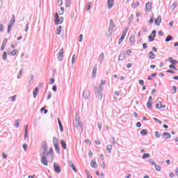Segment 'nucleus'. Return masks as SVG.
<instances>
[{
  "label": "nucleus",
  "instance_id": "1",
  "mask_svg": "<svg viewBox=\"0 0 178 178\" xmlns=\"http://www.w3.org/2000/svg\"><path fill=\"white\" fill-rule=\"evenodd\" d=\"M105 84H106V81L102 80V83H99L98 87L95 88V95L97 99H99V101H102V98H103L102 86H105Z\"/></svg>",
  "mask_w": 178,
  "mask_h": 178
},
{
  "label": "nucleus",
  "instance_id": "2",
  "mask_svg": "<svg viewBox=\"0 0 178 178\" xmlns=\"http://www.w3.org/2000/svg\"><path fill=\"white\" fill-rule=\"evenodd\" d=\"M75 126L78 130L81 129V133H83V127H84V124L81 123L80 122V118H75Z\"/></svg>",
  "mask_w": 178,
  "mask_h": 178
},
{
  "label": "nucleus",
  "instance_id": "3",
  "mask_svg": "<svg viewBox=\"0 0 178 178\" xmlns=\"http://www.w3.org/2000/svg\"><path fill=\"white\" fill-rule=\"evenodd\" d=\"M47 151H48V145L46 141L42 143L41 149L40 152H42L43 155H46Z\"/></svg>",
  "mask_w": 178,
  "mask_h": 178
},
{
  "label": "nucleus",
  "instance_id": "4",
  "mask_svg": "<svg viewBox=\"0 0 178 178\" xmlns=\"http://www.w3.org/2000/svg\"><path fill=\"white\" fill-rule=\"evenodd\" d=\"M46 154H40V162L45 166L48 165V159H47V156H45Z\"/></svg>",
  "mask_w": 178,
  "mask_h": 178
},
{
  "label": "nucleus",
  "instance_id": "5",
  "mask_svg": "<svg viewBox=\"0 0 178 178\" xmlns=\"http://www.w3.org/2000/svg\"><path fill=\"white\" fill-rule=\"evenodd\" d=\"M127 31H129V28H125L124 31H123V32H122V36L120 37V38L118 40L119 45H120L122 44V42H123V40H124V37H126V34H127Z\"/></svg>",
  "mask_w": 178,
  "mask_h": 178
},
{
  "label": "nucleus",
  "instance_id": "6",
  "mask_svg": "<svg viewBox=\"0 0 178 178\" xmlns=\"http://www.w3.org/2000/svg\"><path fill=\"white\" fill-rule=\"evenodd\" d=\"M15 15H13V18L10 21V23L8 26V31H7V33H10V30H12V27H13V24H15Z\"/></svg>",
  "mask_w": 178,
  "mask_h": 178
},
{
  "label": "nucleus",
  "instance_id": "7",
  "mask_svg": "<svg viewBox=\"0 0 178 178\" xmlns=\"http://www.w3.org/2000/svg\"><path fill=\"white\" fill-rule=\"evenodd\" d=\"M54 169L56 173H60L62 172L60 166L57 163H54Z\"/></svg>",
  "mask_w": 178,
  "mask_h": 178
},
{
  "label": "nucleus",
  "instance_id": "8",
  "mask_svg": "<svg viewBox=\"0 0 178 178\" xmlns=\"http://www.w3.org/2000/svg\"><path fill=\"white\" fill-rule=\"evenodd\" d=\"M57 59L58 62H60L63 59V49H60L57 54Z\"/></svg>",
  "mask_w": 178,
  "mask_h": 178
},
{
  "label": "nucleus",
  "instance_id": "9",
  "mask_svg": "<svg viewBox=\"0 0 178 178\" xmlns=\"http://www.w3.org/2000/svg\"><path fill=\"white\" fill-rule=\"evenodd\" d=\"M115 5V0H108L107 8L108 9H112V7Z\"/></svg>",
  "mask_w": 178,
  "mask_h": 178
},
{
  "label": "nucleus",
  "instance_id": "10",
  "mask_svg": "<svg viewBox=\"0 0 178 178\" xmlns=\"http://www.w3.org/2000/svg\"><path fill=\"white\" fill-rule=\"evenodd\" d=\"M162 22V17H161V15H159L156 19H155V22L154 24L157 25V26H161V23Z\"/></svg>",
  "mask_w": 178,
  "mask_h": 178
},
{
  "label": "nucleus",
  "instance_id": "11",
  "mask_svg": "<svg viewBox=\"0 0 178 178\" xmlns=\"http://www.w3.org/2000/svg\"><path fill=\"white\" fill-rule=\"evenodd\" d=\"M90 97V91L88 90H86L83 91V98L85 99H88Z\"/></svg>",
  "mask_w": 178,
  "mask_h": 178
},
{
  "label": "nucleus",
  "instance_id": "12",
  "mask_svg": "<svg viewBox=\"0 0 178 178\" xmlns=\"http://www.w3.org/2000/svg\"><path fill=\"white\" fill-rule=\"evenodd\" d=\"M165 136V138L169 139L172 138V135H170V133L169 132H164L162 134V137Z\"/></svg>",
  "mask_w": 178,
  "mask_h": 178
},
{
  "label": "nucleus",
  "instance_id": "13",
  "mask_svg": "<svg viewBox=\"0 0 178 178\" xmlns=\"http://www.w3.org/2000/svg\"><path fill=\"white\" fill-rule=\"evenodd\" d=\"M97 64H95L92 69V77H95V76H97Z\"/></svg>",
  "mask_w": 178,
  "mask_h": 178
},
{
  "label": "nucleus",
  "instance_id": "14",
  "mask_svg": "<svg viewBox=\"0 0 178 178\" xmlns=\"http://www.w3.org/2000/svg\"><path fill=\"white\" fill-rule=\"evenodd\" d=\"M38 91H40V90L38 89V88H35L33 91V98H37V95L38 94Z\"/></svg>",
  "mask_w": 178,
  "mask_h": 178
},
{
  "label": "nucleus",
  "instance_id": "15",
  "mask_svg": "<svg viewBox=\"0 0 178 178\" xmlns=\"http://www.w3.org/2000/svg\"><path fill=\"white\" fill-rule=\"evenodd\" d=\"M151 8H152L151 3L150 2L147 3L145 5L146 12H149L151 10Z\"/></svg>",
  "mask_w": 178,
  "mask_h": 178
},
{
  "label": "nucleus",
  "instance_id": "16",
  "mask_svg": "<svg viewBox=\"0 0 178 178\" xmlns=\"http://www.w3.org/2000/svg\"><path fill=\"white\" fill-rule=\"evenodd\" d=\"M149 59H150L151 60L155 59V54H154V52L152 51L149 52Z\"/></svg>",
  "mask_w": 178,
  "mask_h": 178
},
{
  "label": "nucleus",
  "instance_id": "17",
  "mask_svg": "<svg viewBox=\"0 0 178 178\" xmlns=\"http://www.w3.org/2000/svg\"><path fill=\"white\" fill-rule=\"evenodd\" d=\"M24 129H25L24 140H26V138H27V134L29 133V125H25Z\"/></svg>",
  "mask_w": 178,
  "mask_h": 178
},
{
  "label": "nucleus",
  "instance_id": "18",
  "mask_svg": "<svg viewBox=\"0 0 178 178\" xmlns=\"http://www.w3.org/2000/svg\"><path fill=\"white\" fill-rule=\"evenodd\" d=\"M104 59H105V56H104V53H102L99 56V61L100 62V63H102L104 62Z\"/></svg>",
  "mask_w": 178,
  "mask_h": 178
},
{
  "label": "nucleus",
  "instance_id": "19",
  "mask_svg": "<svg viewBox=\"0 0 178 178\" xmlns=\"http://www.w3.org/2000/svg\"><path fill=\"white\" fill-rule=\"evenodd\" d=\"M16 98H17V95H13V96H11L8 98L10 102H15V101H16Z\"/></svg>",
  "mask_w": 178,
  "mask_h": 178
},
{
  "label": "nucleus",
  "instance_id": "20",
  "mask_svg": "<svg viewBox=\"0 0 178 178\" xmlns=\"http://www.w3.org/2000/svg\"><path fill=\"white\" fill-rule=\"evenodd\" d=\"M140 5V2L138 1H133L131 6L132 8H134V9H136V8H137V6H138Z\"/></svg>",
  "mask_w": 178,
  "mask_h": 178
},
{
  "label": "nucleus",
  "instance_id": "21",
  "mask_svg": "<svg viewBox=\"0 0 178 178\" xmlns=\"http://www.w3.org/2000/svg\"><path fill=\"white\" fill-rule=\"evenodd\" d=\"M148 41L149 42H152L153 41H155V37H154V35L152 36V34H150V35L148 36Z\"/></svg>",
  "mask_w": 178,
  "mask_h": 178
},
{
  "label": "nucleus",
  "instance_id": "22",
  "mask_svg": "<svg viewBox=\"0 0 178 178\" xmlns=\"http://www.w3.org/2000/svg\"><path fill=\"white\" fill-rule=\"evenodd\" d=\"M53 145H59V142L58 141V138L56 137L53 138Z\"/></svg>",
  "mask_w": 178,
  "mask_h": 178
},
{
  "label": "nucleus",
  "instance_id": "23",
  "mask_svg": "<svg viewBox=\"0 0 178 178\" xmlns=\"http://www.w3.org/2000/svg\"><path fill=\"white\" fill-rule=\"evenodd\" d=\"M169 41H173V37L170 35H168L165 38V42H169Z\"/></svg>",
  "mask_w": 178,
  "mask_h": 178
},
{
  "label": "nucleus",
  "instance_id": "24",
  "mask_svg": "<svg viewBox=\"0 0 178 178\" xmlns=\"http://www.w3.org/2000/svg\"><path fill=\"white\" fill-rule=\"evenodd\" d=\"M60 144H61L62 147L63 148V149H66V148H67L66 142H65V140H60Z\"/></svg>",
  "mask_w": 178,
  "mask_h": 178
},
{
  "label": "nucleus",
  "instance_id": "25",
  "mask_svg": "<svg viewBox=\"0 0 178 178\" xmlns=\"http://www.w3.org/2000/svg\"><path fill=\"white\" fill-rule=\"evenodd\" d=\"M90 166H91V168H94L95 169H96V168L98 166V165L97 164L96 161H91Z\"/></svg>",
  "mask_w": 178,
  "mask_h": 178
},
{
  "label": "nucleus",
  "instance_id": "26",
  "mask_svg": "<svg viewBox=\"0 0 178 178\" xmlns=\"http://www.w3.org/2000/svg\"><path fill=\"white\" fill-rule=\"evenodd\" d=\"M106 151L108 152V154H111L112 152V146H111V145H108L106 146Z\"/></svg>",
  "mask_w": 178,
  "mask_h": 178
},
{
  "label": "nucleus",
  "instance_id": "27",
  "mask_svg": "<svg viewBox=\"0 0 178 178\" xmlns=\"http://www.w3.org/2000/svg\"><path fill=\"white\" fill-rule=\"evenodd\" d=\"M61 31H62V26H59L56 29V34H57L58 35H60Z\"/></svg>",
  "mask_w": 178,
  "mask_h": 178
},
{
  "label": "nucleus",
  "instance_id": "28",
  "mask_svg": "<svg viewBox=\"0 0 178 178\" xmlns=\"http://www.w3.org/2000/svg\"><path fill=\"white\" fill-rule=\"evenodd\" d=\"M54 148L57 154H60V148L59 147V145H54Z\"/></svg>",
  "mask_w": 178,
  "mask_h": 178
},
{
  "label": "nucleus",
  "instance_id": "29",
  "mask_svg": "<svg viewBox=\"0 0 178 178\" xmlns=\"http://www.w3.org/2000/svg\"><path fill=\"white\" fill-rule=\"evenodd\" d=\"M140 134L142 136H147V134H148V130L147 129H143L140 131Z\"/></svg>",
  "mask_w": 178,
  "mask_h": 178
},
{
  "label": "nucleus",
  "instance_id": "30",
  "mask_svg": "<svg viewBox=\"0 0 178 178\" xmlns=\"http://www.w3.org/2000/svg\"><path fill=\"white\" fill-rule=\"evenodd\" d=\"M177 90V88L175 86H172L170 92L171 94H176V91Z\"/></svg>",
  "mask_w": 178,
  "mask_h": 178
},
{
  "label": "nucleus",
  "instance_id": "31",
  "mask_svg": "<svg viewBox=\"0 0 178 178\" xmlns=\"http://www.w3.org/2000/svg\"><path fill=\"white\" fill-rule=\"evenodd\" d=\"M70 3H72V0H65L66 8H70Z\"/></svg>",
  "mask_w": 178,
  "mask_h": 178
},
{
  "label": "nucleus",
  "instance_id": "32",
  "mask_svg": "<svg viewBox=\"0 0 178 178\" xmlns=\"http://www.w3.org/2000/svg\"><path fill=\"white\" fill-rule=\"evenodd\" d=\"M22 76H23V69L19 70V72L17 76V79H22Z\"/></svg>",
  "mask_w": 178,
  "mask_h": 178
},
{
  "label": "nucleus",
  "instance_id": "33",
  "mask_svg": "<svg viewBox=\"0 0 178 178\" xmlns=\"http://www.w3.org/2000/svg\"><path fill=\"white\" fill-rule=\"evenodd\" d=\"M109 26H110L109 27L111 28V29H113L114 27H116L115 24H113V19L110 20Z\"/></svg>",
  "mask_w": 178,
  "mask_h": 178
},
{
  "label": "nucleus",
  "instance_id": "34",
  "mask_svg": "<svg viewBox=\"0 0 178 178\" xmlns=\"http://www.w3.org/2000/svg\"><path fill=\"white\" fill-rule=\"evenodd\" d=\"M129 41L131 42V45H133V44H134L135 42L134 36L133 35L130 36Z\"/></svg>",
  "mask_w": 178,
  "mask_h": 178
},
{
  "label": "nucleus",
  "instance_id": "35",
  "mask_svg": "<svg viewBox=\"0 0 178 178\" xmlns=\"http://www.w3.org/2000/svg\"><path fill=\"white\" fill-rule=\"evenodd\" d=\"M19 123L20 120H15V124H14L15 127H16L17 129L19 128Z\"/></svg>",
  "mask_w": 178,
  "mask_h": 178
},
{
  "label": "nucleus",
  "instance_id": "36",
  "mask_svg": "<svg viewBox=\"0 0 178 178\" xmlns=\"http://www.w3.org/2000/svg\"><path fill=\"white\" fill-rule=\"evenodd\" d=\"M177 8V3L175 2L172 6H171V9L172 10H175Z\"/></svg>",
  "mask_w": 178,
  "mask_h": 178
},
{
  "label": "nucleus",
  "instance_id": "37",
  "mask_svg": "<svg viewBox=\"0 0 178 178\" xmlns=\"http://www.w3.org/2000/svg\"><path fill=\"white\" fill-rule=\"evenodd\" d=\"M54 23L55 24H62V22H60V20L59 19V18L54 19Z\"/></svg>",
  "mask_w": 178,
  "mask_h": 178
},
{
  "label": "nucleus",
  "instance_id": "38",
  "mask_svg": "<svg viewBox=\"0 0 178 178\" xmlns=\"http://www.w3.org/2000/svg\"><path fill=\"white\" fill-rule=\"evenodd\" d=\"M124 60V56L123 54H120L118 56V60Z\"/></svg>",
  "mask_w": 178,
  "mask_h": 178
},
{
  "label": "nucleus",
  "instance_id": "39",
  "mask_svg": "<svg viewBox=\"0 0 178 178\" xmlns=\"http://www.w3.org/2000/svg\"><path fill=\"white\" fill-rule=\"evenodd\" d=\"M147 106L148 109H152V104L150 102H147Z\"/></svg>",
  "mask_w": 178,
  "mask_h": 178
},
{
  "label": "nucleus",
  "instance_id": "40",
  "mask_svg": "<svg viewBox=\"0 0 178 178\" xmlns=\"http://www.w3.org/2000/svg\"><path fill=\"white\" fill-rule=\"evenodd\" d=\"M142 158L143 159H147V158H149V154L148 153L144 154Z\"/></svg>",
  "mask_w": 178,
  "mask_h": 178
},
{
  "label": "nucleus",
  "instance_id": "41",
  "mask_svg": "<svg viewBox=\"0 0 178 178\" xmlns=\"http://www.w3.org/2000/svg\"><path fill=\"white\" fill-rule=\"evenodd\" d=\"M33 79H34V76L31 75V78H30V80L29 81L28 84H30V85L33 84Z\"/></svg>",
  "mask_w": 178,
  "mask_h": 178
},
{
  "label": "nucleus",
  "instance_id": "42",
  "mask_svg": "<svg viewBox=\"0 0 178 178\" xmlns=\"http://www.w3.org/2000/svg\"><path fill=\"white\" fill-rule=\"evenodd\" d=\"M149 162L152 166H155L156 165V163H155L152 159H149Z\"/></svg>",
  "mask_w": 178,
  "mask_h": 178
},
{
  "label": "nucleus",
  "instance_id": "43",
  "mask_svg": "<svg viewBox=\"0 0 178 178\" xmlns=\"http://www.w3.org/2000/svg\"><path fill=\"white\" fill-rule=\"evenodd\" d=\"M154 168H155L156 170H157V172H161V166L156 164L154 165Z\"/></svg>",
  "mask_w": 178,
  "mask_h": 178
},
{
  "label": "nucleus",
  "instance_id": "44",
  "mask_svg": "<svg viewBox=\"0 0 178 178\" xmlns=\"http://www.w3.org/2000/svg\"><path fill=\"white\" fill-rule=\"evenodd\" d=\"M169 67H170V69H174V70H175L176 72H177V70H178L177 68L175 67V65H172H172H169Z\"/></svg>",
  "mask_w": 178,
  "mask_h": 178
},
{
  "label": "nucleus",
  "instance_id": "45",
  "mask_svg": "<svg viewBox=\"0 0 178 178\" xmlns=\"http://www.w3.org/2000/svg\"><path fill=\"white\" fill-rule=\"evenodd\" d=\"M91 5H92V2H88V7H87V10H90L91 9Z\"/></svg>",
  "mask_w": 178,
  "mask_h": 178
},
{
  "label": "nucleus",
  "instance_id": "46",
  "mask_svg": "<svg viewBox=\"0 0 178 178\" xmlns=\"http://www.w3.org/2000/svg\"><path fill=\"white\" fill-rule=\"evenodd\" d=\"M6 58H7V56H6V52H3V56H2V59H3V60H6Z\"/></svg>",
  "mask_w": 178,
  "mask_h": 178
},
{
  "label": "nucleus",
  "instance_id": "47",
  "mask_svg": "<svg viewBox=\"0 0 178 178\" xmlns=\"http://www.w3.org/2000/svg\"><path fill=\"white\" fill-rule=\"evenodd\" d=\"M54 152V149L52 147L49 148V151L46 153V155H49V154H52Z\"/></svg>",
  "mask_w": 178,
  "mask_h": 178
},
{
  "label": "nucleus",
  "instance_id": "48",
  "mask_svg": "<svg viewBox=\"0 0 178 178\" xmlns=\"http://www.w3.org/2000/svg\"><path fill=\"white\" fill-rule=\"evenodd\" d=\"M16 54H17V50H16V49L13 50L11 52L12 56H15V55H16Z\"/></svg>",
  "mask_w": 178,
  "mask_h": 178
},
{
  "label": "nucleus",
  "instance_id": "49",
  "mask_svg": "<svg viewBox=\"0 0 178 178\" xmlns=\"http://www.w3.org/2000/svg\"><path fill=\"white\" fill-rule=\"evenodd\" d=\"M154 136L156 137V138H159L161 137V134H159V132L158 131L154 133Z\"/></svg>",
  "mask_w": 178,
  "mask_h": 178
},
{
  "label": "nucleus",
  "instance_id": "50",
  "mask_svg": "<svg viewBox=\"0 0 178 178\" xmlns=\"http://www.w3.org/2000/svg\"><path fill=\"white\" fill-rule=\"evenodd\" d=\"M97 127L99 129V130H102V122H98L97 123Z\"/></svg>",
  "mask_w": 178,
  "mask_h": 178
},
{
  "label": "nucleus",
  "instance_id": "51",
  "mask_svg": "<svg viewBox=\"0 0 178 178\" xmlns=\"http://www.w3.org/2000/svg\"><path fill=\"white\" fill-rule=\"evenodd\" d=\"M108 33L111 34V35H112V33H113V28H108Z\"/></svg>",
  "mask_w": 178,
  "mask_h": 178
},
{
  "label": "nucleus",
  "instance_id": "52",
  "mask_svg": "<svg viewBox=\"0 0 178 178\" xmlns=\"http://www.w3.org/2000/svg\"><path fill=\"white\" fill-rule=\"evenodd\" d=\"M22 147L24 149V151H27V145L26 143L23 144Z\"/></svg>",
  "mask_w": 178,
  "mask_h": 178
},
{
  "label": "nucleus",
  "instance_id": "53",
  "mask_svg": "<svg viewBox=\"0 0 178 178\" xmlns=\"http://www.w3.org/2000/svg\"><path fill=\"white\" fill-rule=\"evenodd\" d=\"M152 35L153 34V37H156V30H153L152 31Z\"/></svg>",
  "mask_w": 178,
  "mask_h": 178
},
{
  "label": "nucleus",
  "instance_id": "54",
  "mask_svg": "<svg viewBox=\"0 0 178 178\" xmlns=\"http://www.w3.org/2000/svg\"><path fill=\"white\" fill-rule=\"evenodd\" d=\"M170 63H172V65H177L178 62L177 60H172Z\"/></svg>",
  "mask_w": 178,
  "mask_h": 178
},
{
  "label": "nucleus",
  "instance_id": "55",
  "mask_svg": "<svg viewBox=\"0 0 178 178\" xmlns=\"http://www.w3.org/2000/svg\"><path fill=\"white\" fill-rule=\"evenodd\" d=\"M130 54H131V49L127 50L126 54L128 55V56H130Z\"/></svg>",
  "mask_w": 178,
  "mask_h": 178
},
{
  "label": "nucleus",
  "instance_id": "56",
  "mask_svg": "<svg viewBox=\"0 0 178 178\" xmlns=\"http://www.w3.org/2000/svg\"><path fill=\"white\" fill-rule=\"evenodd\" d=\"M72 169L74 170V172H75V173H77V169H76V167L74 165L71 166Z\"/></svg>",
  "mask_w": 178,
  "mask_h": 178
},
{
  "label": "nucleus",
  "instance_id": "57",
  "mask_svg": "<svg viewBox=\"0 0 178 178\" xmlns=\"http://www.w3.org/2000/svg\"><path fill=\"white\" fill-rule=\"evenodd\" d=\"M51 97H52V95L51 94L50 92H49V94H48L47 99H51Z\"/></svg>",
  "mask_w": 178,
  "mask_h": 178
},
{
  "label": "nucleus",
  "instance_id": "58",
  "mask_svg": "<svg viewBox=\"0 0 178 178\" xmlns=\"http://www.w3.org/2000/svg\"><path fill=\"white\" fill-rule=\"evenodd\" d=\"M139 84L140 86H144V80H143V79L139 80Z\"/></svg>",
  "mask_w": 178,
  "mask_h": 178
},
{
  "label": "nucleus",
  "instance_id": "59",
  "mask_svg": "<svg viewBox=\"0 0 178 178\" xmlns=\"http://www.w3.org/2000/svg\"><path fill=\"white\" fill-rule=\"evenodd\" d=\"M156 108L157 109H161V104H159V102L156 104Z\"/></svg>",
  "mask_w": 178,
  "mask_h": 178
},
{
  "label": "nucleus",
  "instance_id": "60",
  "mask_svg": "<svg viewBox=\"0 0 178 178\" xmlns=\"http://www.w3.org/2000/svg\"><path fill=\"white\" fill-rule=\"evenodd\" d=\"M60 127V131H61V133L63 131V126L61 124L59 125Z\"/></svg>",
  "mask_w": 178,
  "mask_h": 178
},
{
  "label": "nucleus",
  "instance_id": "61",
  "mask_svg": "<svg viewBox=\"0 0 178 178\" xmlns=\"http://www.w3.org/2000/svg\"><path fill=\"white\" fill-rule=\"evenodd\" d=\"M52 90H53V91H54V92H56V90H57V87H56V86H53V88H52Z\"/></svg>",
  "mask_w": 178,
  "mask_h": 178
},
{
  "label": "nucleus",
  "instance_id": "62",
  "mask_svg": "<svg viewBox=\"0 0 178 178\" xmlns=\"http://www.w3.org/2000/svg\"><path fill=\"white\" fill-rule=\"evenodd\" d=\"M159 35H160L161 37H163V32L162 31H159Z\"/></svg>",
  "mask_w": 178,
  "mask_h": 178
},
{
  "label": "nucleus",
  "instance_id": "63",
  "mask_svg": "<svg viewBox=\"0 0 178 178\" xmlns=\"http://www.w3.org/2000/svg\"><path fill=\"white\" fill-rule=\"evenodd\" d=\"M99 158H100V160L104 162V155L100 154Z\"/></svg>",
  "mask_w": 178,
  "mask_h": 178
},
{
  "label": "nucleus",
  "instance_id": "64",
  "mask_svg": "<svg viewBox=\"0 0 178 178\" xmlns=\"http://www.w3.org/2000/svg\"><path fill=\"white\" fill-rule=\"evenodd\" d=\"M136 127H141V122H137Z\"/></svg>",
  "mask_w": 178,
  "mask_h": 178
}]
</instances>
